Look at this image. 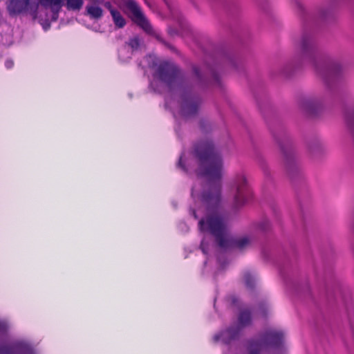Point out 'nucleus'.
<instances>
[{
	"label": "nucleus",
	"instance_id": "22",
	"mask_svg": "<svg viewBox=\"0 0 354 354\" xmlns=\"http://www.w3.org/2000/svg\"><path fill=\"white\" fill-rule=\"evenodd\" d=\"M5 66L7 68H11L14 66V62L11 59H7L5 62Z\"/></svg>",
	"mask_w": 354,
	"mask_h": 354
},
{
	"label": "nucleus",
	"instance_id": "18",
	"mask_svg": "<svg viewBox=\"0 0 354 354\" xmlns=\"http://www.w3.org/2000/svg\"><path fill=\"white\" fill-rule=\"evenodd\" d=\"M257 228L261 232L268 231L270 228V224L269 221H268L267 219L261 221L260 223H259Z\"/></svg>",
	"mask_w": 354,
	"mask_h": 354
},
{
	"label": "nucleus",
	"instance_id": "28",
	"mask_svg": "<svg viewBox=\"0 0 354 354\" xmlns=\"http://www.w3.org/2000/svg\"><path fill=\"white\" fill-rule=\"evenodd\" d=\"M149 56H150V55H149V56H148V57H145V59H147V62H148V64H149V62L148 57H149Z\"/></svg>",
	"mask_w": 354,
	"mask_h": 354
},
{
	"label": "nucleus",
	"instance_id": "24",
	"mask_svg": "<svg viewBox=\"0 0 354 354\" xmlns=\"http://www.w3.org/2000/svg\"><path fill=\"white\" fill-rule=\"evenodd\" d=\"M191 212V214L193 215V216L194 217V218L197 219L198 218V216L196 214V212L195 209H191L190 210Z\"/></svg>",
	"mask_w": 354,
	"mask_h": 354
},
{
	"label": "nucleus",
	"instance_id": "10",
	"mask_svg": "<svg viewBox=\"0 0 354 354\" xmlns=\"http://www.w3.org/2000/svg\"><path fill=\"white\" fill-rule=\"evenodd\" d=\"M96 3L86 6V14L92 19H100L103 16V10Z\"/></svg>",
	"mask_w": 354,
	"mask_h": 354
},
{
	"label": "nucleus",
	"instance_id": "26",
	"mask_svg": "<svg viewBox=\"0 0 354 354\" xmlns=\"http://www.w3.org/2000/svg\"><path fill=\"white\" fill-rule=\"evenodd\" d=\"M154 84H155V81L151 82L150 83V86H151V88H153V90L156 91V89L154 88Z\"/></svg>",
	"mask_w": 354,
	"mask_h": 354
},
{
	"label": "nucleus",
	"instance_id": "25",
	"mask_svg": "<svg viewBox=\"0 0 354 354\" xmlns=\"http://www.w3.org/2000/svg\"><path fill=\"white\" fill-rule=\"evenodd\" d=\"M320 17L322 19H325L327 17V14L325 12L322 11L321 13H320Z\"/></svg>",
	"mask_w": 354,
	"mask_h": 354
},
{
	"label": "nucleus",
	"instance_id": "1",
	"mask_svg": "<svg viewBox=\"0 0 354 354\" xmlns=\"http://www.w3.org/2000/svg\"><path fill=\"white\" fill-rule=\"evenodd\" d=\"M194 156L198 162L197 176L207 180L205 186L198 183L192 189V197L194 201H200L207 211L206 216L198 222L200 232L214 236L222 250L245 248L250 244L251 239L246 236L234 238L229 233L226 220L220 212L222 179L225 174L221 153L211 141L203 140L195 145Z\"/></svg>",
	"mask_w": 354,
	"mask_h": 354
},
{
	"label": "nucleus",
	"instance_id": "11",
	"mask_svg": "<svg viewBox=\"0 0 354 354\" xmlns=\"http://www.w3.org/2000/svg\"><path fill=\"white\" fill-rule=\"evenodd\" d=\"M111 17L116 28H122L125 26L127 24L126 19L123 17L120 11L111 10Z\"/></svg>",
	"mask_w": 354,
	"mask_h": 354
},
{
	"label": "nucleus",
	"instance_id": "5",
	"mask_svg": "<svg viewBox=\"0 0 354 354\" xmlns=\"http://www.w3.org/2000/svg\"><path fill=\"white\" fill-rule=\"evenodd\" d=\"M251 313L248 310H242L238 317L236 325L232 326L227 329L214 336L215 342H221L225 344H230L239 339L242 330L251 323Z\"/></svg>",
	"mask_w": 354,
	"mask_h": 354
},
{
	"label": "nucleus",
	"instance_id": "15",
	"mask_svg": "<svg viewBox=\"0 0 354 354\" xmlns=\"http://www.w3.org/2000/svg\"><path fill=\"white\" fill-rule=\"evenodd\" d=\"M244 281L248 288H252L254 284V279L249 272L244 274Z\"/></svg>",
	"mask_w": 354,
	"mask_h": 354
},
{
	"label": "nucleus",
	"instance_id": "20",
	"mask_svg": "<svg viewBox=\"0 0 354 354\" xmlns=\"http://www.w3.org/2000/svg\"><path fill=\"white\" fill-rule=\"evenodd\" d=\"M8 329V325L5 322L0 321V335L4 334Z\"/></svg>",
	"mask_w": 354,
	"mask_h": 354
},
{
	"label": "nucleus",
	"instance_id": "16",
	"mask_svg": "<svg viewBox=\"0 0 354 354\" xmlns=\"http://www.w3.org/2000/svg\"><path fill=\"white\" fill-rule=\"evenodd\" d=\"M346 120L348 124L354 129V107L348 111L346 114Z\"/></svg>",
	"mask_w": 354,
	"mask_h": 354
},
{
	"label": "nucleus",
	"instance_id": "21",
	"mask_svg": "<svg viewBox=\"0 0 354 354\" xmlns=\"http://www.w3.org/2000/svg\"><path fill=\"white\" fill-rule=\"evenodd\" d=\"M104 6H105L106 8H107L109 10L111 14V10L112 11L118 10L117 9H115L113 7L112 4L109 1L104 2Z\"/></svg>",
	"mask_w": 354,
	"mask_h": 354
},
{
	"label": "nucleus",
	"instance_id": "19",
	"mask_svg": "<svg viewBox=\"0 0 354 354\" xmlns=\"http://www.w3.org/2000/svg\"><path fill=\"white\" fill-rule=\"evenodd\" d=\"M183 154L180 156V158H179V161H178V166L179 167H180L185 172H188L189 171V162H187V167L185 166V165L183 163Z\"/></svg>",
	"mask_w": 354,
	"mask_h": 354
},
{
	"label": "nucleus",
	"instance_id": "4",
	"mask_svg": "<svg viewBox=\"0 0 354 354\" xmlns=\"http://www.w3.org/2000/svg\"><path fill=\"white\" fill-rule=\"evenodd\" d=\"M37 6L38 23L46 30L51 21L58 19L64 0H35Z\"/></svg>",
	"mask_w": 354,
	"mask_h": 354
},
{
	"label": "nucleus",
	"instance_id": "23",
	"mask_svg": "<svg viewBox=\"0 0 354 354\" xmlns=\"http://www.w3.org/2000/svg\"><path fill=\"white\" fill-rule=\"evenodd\" d=\"M229 62L232 66L236 67V62L234 58L230 57Z\"/></svg>",
	"mask_w": 354,
	"mask_h": 354
},
{
	"label": "nucleus",
	"instance_id": "17",
	"mask_svg": "<svg viewBox=\"0 0 354 354\" xmlns=\"http://www.w3.org/2000/svg\"><path fill=\"white\" fill-rule=\"evenodd\" d=\"M209 245V239L205 236L203 237L200 245V248L204 254H208Z\"/></svg>",
	"mask_w": 354,
	"mask_h": 354
},
{
	"label": "nucleus",
	"instance_id": "6",
	"mask_svg": "<svg viewBox=\"0 0 354 354\" xmlns=\"http://www.w3.org/2000/svg\"><path fill=\"white\" fill-rule=\"evenodd\" d=\"M232 192L233 193V206L235 208L243 206L250 200L252 194L246 176L243 172L236 175Z\"/></svg>",
	"mask_w": 354,
	"mask_h": 354
},
{
	"label": "nucleus",
	"instance_id": "13",
	"mask_svg": "<svg viewBox=\"0 0 354 354\" xmlns=\"http://www.w3.org/2000/svg\"><path fill=\"white\" fill-rule=\"evenodd\" d=\"M286 169L289 173L298 170V165L295 158L287 157L286 160Z\"/></svg>",
	"mask_w": 354,
	"mask_h": 354
},
{
	"label": "nucleus",
	"instance_id": "27",
	"mask_svg": "<svg viewBox=\"0 0 354 354\" xmlns=\"http://www.w3.org/2000/svg\"><path fill=\"white\" fill-rule=\"evenodd\" d=\"M297 6H298V8L300 9L301 10H304V7L301 3H297Z\"/></svg>",
	"mask_w": 354,
	"mask_h": 354
},
{
	"label": "nucleus",
	"instance_id": "9",
	"mask_svg": "<svg viewBox=\"0 0 354 354\" xmlns=\"http://www.w3.org/2000/svg\"><path fill=\"white\" fill-rule=\"evenodd\" d=\"M0 354H35L26 342L17 341L8 345L0 346Z\"/></svg>",
	"mask_w": 354,
	"mask_h": 354
},
{
	"label": "nucleus",
	"instance_id": "3",
	"mask_svg": "<svg viewBox=\"0 0 354 354\" xmlns=\"http://www.w3.org/2000/svg\"><path fill=\"white\" fill-rule=\"evenodd\" d=\"M317 59V48L314 38L311 35L304 34L297 45L293 59L287 64L283 71L288 75L291 68L295 66L309 63L315 67L316 73L324 82L326 88L323 94L303 98L299 102L301 109L310 115H315L324 102L333 95L335 85L343 71L338 61L331 60L319 65Z\"/></svg>",
	"mask_w": 354,
	"mask_h": 354
},
{
	"label": "nucleus",
	"instance_id": "14",
	"mask_svg": "<svg viewBox=\"0 0 354 354\" xmlns=\"http://www.w3.org/2000/svg\"><path fill=\"white\" fill-rule=\"evenodd\" d=\"M140 46V41L138 37H134L129 39L128 47L130 46L133 50H138Z\"/></svg>",
	"mask_w": 354,
	"mask_h": 354
},
{
	"label": "nucleus",
	"instance_id": "7",
	"mask_svg": "<svg viewBox=\"0 0 354 354\" xmlns=\"http://www.w3.org/2000/svg\"><path fill=\"white\" fill-rule=\"evenodd\" d=\"M7 9L10 16L28 15L38 22L37 6L35 0H8Z\"/></svg>",
	"mask_w": 354,
	"mask_h": 354
},
{
	"label": "nucleus",
	"instance_id": "12",
	"mask_svg": "<svg viewBox=\"0 0 354 354\" xmlns=\"http://www.w3.org/2000/svg\"><path fill=\"white\" fill-rule=\"evenodd\" d=\"M118 55L122 62H126L131 58V53L129 52L128 46L125 45L119 50Z\"/></svg>",
	"mask_w": 354,
	"mask_h": 354
},
{
	"label": "nucleus",
	"instance_id": "2",
	"mask_svg": "<svg viewBox=\"0 0 354 354\" xmlns=\"http://www.w3.org/2000/svg\"><path fill=\"white\" fill-rule=\"evenodd\" d=\"M148 59L149 67L156 69L153 77L165 84L171 91H175L174 96L171 94L166 97L165 106L171 109L177 107L178 114L183 118H191L199 110L201 102L200 97L193 93L194 88L207 85L208 75L211 77L212 84L220 85V78L215 71L209 70L208 73H205L198 66H194V85L185 88L181 80L180 71L176 65L169 62H160L156 56H149Z\"/></svg>",
	"mask_w": 354,
	"mask_h": 354
},
{
	"label": "nucleus",
	"instance_id": "8",
	"mask_svg": "<svg viewBox=\"0 0 354 354\" xmlns=\"http://www.w3.org/2000/svg\"><path fill=\"white\" fill-rule=\"evenodd\" d=\"M125 7L129 12V17L133 23L149 35L155 34L149 21L142 12L141 8L134 0H127Z\"/></svg>",
	"mask_w": 354,
	"mask_h": 354
}]
</instances>
